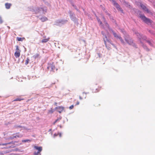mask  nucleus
Returning a JSON list of instances; mask_svg holds the SVG:
<instances>
[{
	"label": "nucleus",
	"mask_w": 155,
	"mask_h": 155,
	"mask_svg": "<svg viewBox=\"0 0 155 155\" xmlns=\"http://www.w3.org/2000/svg\"><path fill=\"white\" fill-rule=\"evenodd\" d=\"M11 5V4L10 3H6L5 4V6L7 9L10 8Z\"/></svg>",
	"instance_id": "nucleus-17"
},
{
	"label": "nucleus",
	"mask_w": 155,
	"mask_h": 155,
	"mask_svg": "<svg viewBox=\"0 0 155 155\" xmlns=\"http://www.w3.org/2000/svg\"><path fill=\"white\" fill-rule=\"evenodd\" d=\"M140 17L143 22L147 24H151L152 22V20L147 18L144 15H141Z\"/></svg>",
	"instance_id": "nucleus-2"
},
{
	"label": "nucleus",
	"mask_w": 155,
	"mask_h": 155,
	"mask_svg": "<svg viewBox=\"0 0 155 155\" xmlns=\"http://www.w3.org/2000/svg\"><path fill=\"white\" fill-rule=\"evenodd\" d=\"M98 21L100 22V21L99 20H98Z\"/></svg>",
	"instance_id": "nucleus-40"
},
{
	"label": "nucleus",
	"mask_w": 155,
	"mask_h": 155,
	"mask_svg": "<svg viewBox=\"0 0 155 155\" xmlns=\"http://www.w3.org/2000/svg\"><path fill=\"white\" fill-rule=\"evenodd\" d=\"M40 20L42 22H44L48 20V18L45 17H43L40 18Z\"/></svg>",
	"instance_id": "nucleus-13"
},
{
	"label": "nucleus",
	"mask_w": 155,
	"mask_h": 155,
	"mask_svg": "<svg viewBox=\"0 0 155 155\" xmlns=\"http://www.w3.org/2000/svg\"><path fill=\"white\" fill-rule=\"evenodd\" d=\"M98 21L100 22V21L99 20H98Z\"/></svg>",
	"instance_id": "nucleus-39"
},
{
	"label": "nucleus",
	"mask_w": 155,
	"mask_h": 155,
	"mask_svg": "<svg viewBox=\"0 0 155 155\" xmlns=\"http://www.w3.org/2000/svg\"><path fill=\"white\" fill-rule=\"evenodd\" d=\"M74 107V105H73L70 106L69 108L70 109H72Z\"/></svg>",
	"instance_id": "nucleus-31"
},
{
	"label": "nucleus",
	"mask_w": 155,
	"mask_h": 155,
	"mask_svg": "<svg viewBox=\"0 0 155 155\" xmlns=\"http://www.w3.org/2000/svg\"><path fill=\"white\" fill-rule=\"evenodd\" d=\"M50 39V38H45L42 39L41 41V42L43 43H46Z\"/></svg>",
	"instance_id": "nucleus-15"
},
{
	"label": "nucleus",
	"mask_w": 155,
	"mask_h": 155,
	"mask_svg": "<svg viewBox=\"0 0 155 155\" xmlns=\"http://www.w3.org/2000/svg\"><path fill=\"white\" fill-rule=\"evenodd\" d=\"M147 42L148 43L149 45H150L151 46H152L153 45L152 43H151V42L150 41H147Z\"/></svg>",
	"instance_id": "nucleus-29"
},
{
	"label": "nucleus",
	"mask_w": 155,
	"mask_h": 155,
	"mask_svg": "<svg viewBox=\"0 0 155 155\" xmlns=\"http://www.w3.org/2000/svg\"><path fill=\"white\" fill-rule=\"evenodd\" d=\"M34 148L36 150H38V152H34V154L35 155H38L40 153V152L42 151V147H38L37 146H35L34 147Z\"/></svg>",
	"instance_id": "nucleus-5"
},
{
	"label": "nucleus",
	"mask_w": 155,
	"mask_h": 155,
	"mask_svg": "<svg viewBox=\"0 0 155 155\" xmlns=\"http://www.w3.org/2000/svg\"><path fill=\"white\" fill-rule=\"evenodd\" d=\"M28 141L30 142L31 140H22V142H28Z\"/></svg>",
	"instance_id": "nucleus-26"
},
{
	"label": "nucleus",
	"mask_w": 155,
	"mask_h": 155,
	"mask_svg": "<svg viewBox=\"0 0 155 155\" xmlns=\"http://www.w3.org/2000/svg\"><path fill=\"white\" fill-rule=\"evenodd\" d=\"M18 127H21V126H19Z\"/></svg>",
	"instance_id": "nucleus-38"
},
{
	"label": "nucleus",
	"mask_w": 155,
	"mask_h": 155,
	"mask_svg": "<svg viewBox=\"0 0 155 155\" xmlns=\"http://www.w3.org/2000/svg\"><path fill=\"white\" fill-rule=\"evenodd\" d=\"M79 104V102L78 101H77V105H78Z\"/></svg>",
	"instance_id": "nucleus-33"
},
{
	"label": "nucleus",
	"mask_w": 155,
	"mask_h": 155,
	"mask_svg": "<svg viewBox=\"0 0 155 155\" xmlns=\"http://www.w3.org/2000/svg\"><path fill=\"white\" fill-rule=\"evenodd\" d=\"M140 6L147 13H149L150 12V11L148 10V9L143 4H140Z\"/></svg>",
	"instance_id": "nucleus-7"
},
{
	"label": "nucleus",
	"mask_w": 155,
	"mask_h": 155,
	"mask_svg": "<svg viewBox=\"0 0 155 155\" xmlns=\"http://www.w3.org/2000/svg\"><path fill=\"white\" fill-rule=\"evenodd\" d=\"M61 119V117H60L59 118H58V119H57L53 123V124L54 125L55 124L57 123V122H59L60 121V120Z\"/></svg>",
	"instance_id": "nucleus-22"
},
{
	"label": "nucleus",
	"mask_w": 155,
	"mask_h": 155,
	"mask_svg": "<svg viewBox=\"0 0 155 155\" xmlns=\"http://www.w3.org/2000/svg\"><path fill=\"white\" fill-rule=\"evenodd\" d=\"M24 100V99L23 98H16V99L14 100L13 101H20L21 100Z\"/></svg>",
	"instance_id": "nucleus-20"
},
{
	"label": "nucleus",
	"mask_w": 155,
	"mask_h": 155,
	"mask_svg": "<svg viewBox=\"0 0 155 155\" xmlns=\"http://www.w3.org/2000/svg\"><path fill=\"white\" fill-rule=\"evenodd\" d=\"M114 5L118 11H120L122 13H123V11L120 6L115 1H113Z\"/></svg>",
	"instance_id": "nucleus-4"
},
{
	"label": "nucleus",
	"mask_w": 155,
	"mask_h": 155,
	"mask_svg": "<svg viewBox=\"0 0 155 155\" xmlns=\"http://www.w3.org/2000/svg\"><path fill=\"white\" fill-rule=\"evenodd\" d=\"M22 135H16L15 136H14L13 137H10V138L11 139H14V138H16L17 137H22Z\"/></svg>",
	"instance_id": "nucleus-18"
},
{
	"label": "nucleus",
	"mask_w": 155,
	"mask_h": 155,
	"mask_svg": "<svg viewBox=\"0 0 155 155\" xmlns=\"http://www.w3.org/2000/svg\"><path fill=\"white\" fill-rule=\"evenodd\" d=\"M45 10H46V8H45Z\"/></svg>",
	"instance_id": "nucleus-42"
},
{
	"label": "nucleus",
	"mask_w": 155,
	"mask_h": 155,
	"mask_svg": "<svg viewBox=\"0 0 155 155\" xmlns=\"http://www.w3.org/2000/svg\"><path fill=\"white\" fill-rule=\"evenodd\" d=\"M60 137H61V134H60Z\"/></svg>",
	"instance_id": "nucleus-37"
},
{
	"label": "nucleus",
	"mask_w": 155,
	"mask_h": 155,
	"mask_svg": "<svg viewBox=\"0 0 155 155\" xmlns=\"http://www.w3.org/2000/svg\"><path fill=\"white\" fill-rule=\"evenodd\" d=\"M57 103H54V105L56 106H57Z\"/></svg>",
	"instance_id": "nucleus-34"
},
{
	"label": "nucleus",
	"mask_w": 155,
	"mask_h": 155,
	"mask_svg": "<svg viewBox=\"0 0 155 155\" xmlns=\"http://www.w3.org/2000/svg\"><path fill=\"white\" fill-rule=\"evenodd\" d=\"M110 1H112V3H113V1H115L114 0H109Z\"/></svg>",
	"instance_id": "nucleus-35"
},
{
	"label": "nucleus",
	"mask_w": 155,
	"mask_h": 155,
	"mask_svg": "<svg viewBox=\"0 0 155 155\" xmlns=\"http://www.w3.org/2000/svg\"><path fill=\"white\" fill-rule=\"evenodd\" d=\"M111 31L112 33H113V35H114V37L115 38H118L120 36L118 35H117V34L115 32H114L113 30H111Z\"/></svg>",
	"instance_id": "nucleus-14"
},
{
	"label": "nucleus",
	"mask_w": 155,
	"mask_h": 155,
	"mask_svg": "<svg viewBox=\"0 0 155 155\" xmlns=\"http://www.w3.org/2000/svg\"><path fill=\"white\" fill-rule=\"evenodd\" d=\"M44 8H41L37 7L35 8L34 10L35 14H38L40 12L41 10L44 11Z\"/></svg>",
	"instance_id": "nucleus-6"
},
{
	"label": "nucleus",
	"mask_w": 155,
	"mask_h": 155,
	"mask_svg": "<svg viewBox=\"0 0 155 155\" xmlns=\"http://www.w3.org/2000/svg\"><path fill=\"white\" fill-rule=\"evenodd\" d=\"M16 38L17 40L18 41H22L24 40L25 39V38L24 37L19 38L17 37Z\"/></svg>",
	"instance_id": "nucleus-19"
},
{
	"label": "nucleus",
	"mask_w": 155,
	"mask_h": 155,
	"mask_svg": "<svg viewBox=\"0 0 155 155\" xmlns=\"http://www.w3.org/2000/svg\"><path fill=\"white\" fill-rule=\"evenodd\" d=\"M101 87H98V88H96V87H94L92 89L93 92L94 93L97 92L101 90Z\"/></svg>",
	"instance_id": "nucleus-8"
},
{
	"label": "nucleus",
	"mask_w": 155,
	"mask_h": 155,
	"mask_svg": "<svg viewBox=\"0 0 155 155\" xmlns=\"http://www.w3.org/2000/svg\"><path fill=\"white\" fill-rule=\"evenodd\" d=\"M3 153L1 152H0V155H2L3 154Z\"/></svg>",
	"instance_id": "nucleus-32"
},
{
	"label": "nucleus",
	"mask_w": 155,
	"mask_h": 155,
	"mask_svg": "<svg viewBox=\"0 0 155 155\" xmlns=\"http://www.w3.org/2000/svg\"><path fill=\"white\" fill-rule=\"evenodd\" d=\"M125 40L126 42L130 45H131L133 44V40L130 38L128 35H127L125 37Z\"/></svg>",
	"instance_id": "nucleus-3"
},
{
	"label": "nucleus",
	"mask_w": 155,
	"mask_h": 155,
	"mask_svg": "<svg viewBox=\"0 0 155 155\" xmlns=\"http://www.w3.org/2000/svg\"><path fill=\"white\" fill-rule=\"evenodd\" d=\"M16 51H21L19 49V47H18V45H16Z\"/></svg>",
	"instance_id": "nucleus-25"
},
{
	"label": "nucleus",
	"mask_w": 155,
	"mask_h": 155,
	"mask_svg": "<svg viewBox=\"0 0 155 155\" xmlns=\"http://www.w3.org/2000/svg\"><path fill=\"white\" fill-rule=\"evenodd\" d=\"M11 143H2V144H0V145H8V144H10Z\"/></svg>",
	"instance_id": "nucleus-27"
},
{
	"label": "nucleus",
	"mask_w": 155,
	"mask_h": 155,
	"mask_svg": "<svg viewBox=\"0 0 155 155\" xmlns=\"http://www.w3.org/2000/svg\"><path fill=\"white\" fill-rule=\"evenodd\" d=\"M54 112V110L53 109L51 108L50 109L48 110V114H52Z\"/></svg>",
	"instance_id": "nucleus-21"
},
{
	"label": "nucleus",
	"mask_w": 155,
	"mask_h": 155,
	"mask_svg": "<svg viewBox=\"0 0 155 155\" xmlns=\"http://www.w3.org/2000/svg\"><path fill=\"white\" fill-rule=\"evenodd\" d=\"M29 61H30L29 59L28 58H27L25 60V64L26 65H27Z\"/></svg>",
	"instance_id": "nucleus-24"
},
{
	"label": "nucleus",
	"mask_w": 155,
	"mask_h": 155,
	"mask_svg": "<svg viewBox=\"0 0 155 155\" xmlns=\"http://www.w3.org/2000/svg\"><path fill=\"white\" fill-rule=\"evenodd\" d=\"M21 51H16L14 54V55L15 57L17 58H19L20 55Z\"/></svg>",
	"instance_id": "nucleus-12"
},
{
	"label": "nucleus",
	"mask_w": 155,
	"mask_h": 155,
	"mask_svg": "<svg viewBox=\"0 0 155 155\" xmlns=\"http://www.w3.org/2000/svg\"><path fill=\"white\" fill-rule=\"evenodd\" d=\"M136 34H137V35L138 36V38L140 39V41L141 43H142L141 41L142 38L144 40H146V37H143L142 38V35H141L140 34L138 33H137Z\"/></svg>",
	"instance_id": "nucleus-11"
},
{
	"label": "nucleus",
	"mask_w": 155,
	"mask_h": 155,
	"mask_svg": "<svg viewBox=\"0 0 155 155\" xmlns=\"http://www.w3.org/2000/svg\"><path fill=\"white\" fill-rule=\"evenodd\" d=\"M101 32H102V34H103V31H102Z\"/></svg>",
	"instance_id": "nucleus-41"
},
{
	"label": "nucleus",
	"mask_w": 155,
	"mask_h": 155,
	"mask_svg": "<svg viewBox=\"0 0 155 155\" xmlns=\"http://www.w3.org/2000/svg\"><path fill=\"white\" fill-rule=\"evenodd\" d=\"M105 37L106 38V40H105L104 39V41L105 45V46L108 50H110L111 49V45H114L115 47V46L113 44H112L111 42L107 39V36H105Z\"/></svg>",
	"instance_id": "nucleus-1"
},
{
	"label": "nucleus",
	"mask_w": 155,
	"mask_h": 155,
	"mask_svg": "<svg viewBox=\"0 0 155 155\" xmlns=\"http://www.w3.org/2000/svg\"><path fill=\"white\" fill-rule=\"evenodd\" d=\"M105 26L108 28H109V25L108 24V23L107 22L105 23Z\"/></svg>",
	"instance_id": "nucleus-28"
},
{
	"label": "nucleus",
	"mask_w": 155,
	"mask_h": 155,
	"mask_svg": "<svg viewBox=\"0 0 155 155\" xmlns=\"http://www.w3.org/2000/svg\"><path fill=\"white\" fill-rule=\"evenodd\" d=\"M3 22V21L1 17H0V23L1 24Z\"/></svg>",
	"instance_id": "nucleus-30"
},
{
	"label": "nucleus",
	"mask_w": 155,
	"mask_h": 155,
	"mask_svg": "<svg viewBox=\"0 0 155 155\" xmlns=\"http://www.w3.org/2000/svg\"><path fill=\"white\" fill-rule=\"evenodd\" d=\"M118 38H119L120 39V41H121L122 43L123 44H125V43H124V40H123L122 38L120 36Z\"/></svg>",
	"instance_id": "nucleus-23"
},
{
	"label": "nucleus",
	"mask_w": 155,
	"mask_h": 155,
	"mask_svg": "<svg viewBox=\"0 0 155 155\" xmlns=\"http://www.w3.org/2000/svg\"><path fill=\"white\" fill-rule=\"evenodd\" d=\"M39 56L40 54L38 53H37L33 56V58L35 59H36V58H39Z\"/></svg>",
	"instance_id": "nucleus-16"
},
{
	"label": "nucleus",
	"mask_w": 155,
	"mask_h": 155,
	"mask_svg": "<svg viewBox=\"0 0 155 155\" xmlns=\"http://www.w3.org/2000/svg\"><path fill=\"white\" fill-rule=\"evenodd\" d=\"M86 97V94L83 93L81 94L79 96V99L80 100H82L84 98H85Z\"/></svg>",
	"instance_id": "nucleus-9"
},
{
	"label": "nucleus",
	"mask_w": 155,
	"mask_h": 155,
	"mask_svg": "<svg viewBox=\"0 0 155 155\" xmlns=\"http://www.w3.org/2000/svg\"><path fill=\"white\" fill-rule=\"evenodd\" d=\"M0 97H1L0 96Z\"/></svg>",
	"instance_id": "nucleus-43"
},
{
	"label": "nucleus",
	"mask_w": 155,
	"mask_h": 155,
	"mask_svg": "<svg viewBox=\"0 0 155 155\" xmlns=\"http://www.w3.org/2000/svg\"><path fill=\"white\" fill-rule=\"evenodd\" d=\"M56 109L57 110V111L59 113H61L64 109V107L61 106L56 107Z\"/></svg>",
	"instance_id": "nucleus-10"
},
{
	"label": "nucleus",
	"mask_w": 155,
	"mask_h": 155,
	"mask_svg": "<svg viewBox=\"0 0 155 155\" xmlns=\"http://www.w3.org/2000/svg\"><path fill=\"white\" fill-rule=\"evenodd\" d=\"M100 23L101 24H102V22L101 21H100Z\"/></svg>",
	"instance_id": "nucleus-36"
}]
</instances>
